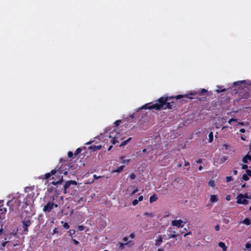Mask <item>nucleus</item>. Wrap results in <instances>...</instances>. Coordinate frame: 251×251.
Returning <instances> with one entry per match:
<instances>
[{
    "mask_svg": "<svg viewBox=\"0 0 251 251\" xmlns=\"http://www.w3.org/2000/svg\"><path fill=\"white\" fill-rule=\"evenodd\" d=\"M207 90L205 89H201L196 91L191 92L188 95H178L175 97L165 96L160 97L157 100H155L154 103L150 102L143 105L141 109H153L160 110L161 109L166 110L167 109H171L176 107V101L182 98H187L193 99L189 95L195 96L197 95H201L206 93Z\"/></svg>",
    "mask_w": 251,
    "mask_h": 251,
    "instance_id": "obj_1",
    "label": "nucleus"
},
{
    "mask_svg": "<svg viewBox=\"0 0 251 251\" xmlns=\"http://www.w3.org/2000/svg\"><path fill=\"white\" fill-rule=\"evenodd\" d=\"M67 171H64L61 168H55L52 170L50 173H48L41 176V178L48 179L51 176H52V179L54 180L50 182L52 185H55L57 184L61 183L63 181V175H67Z\"/></svg>",
    "mask_w": 251,
    "mask_h": 251,
    "instance_id": "obj_2",
    "label": "nucleus"
},
{
    "mask_svg": "<svg viewBox=\"0 0 251 251\" xmlns=\"http://www.w3.org/2000/svg\"><path fill=\"white\" fill-rule=\"evenodd\" d=\"M245 83V80L238 81L234 82L233 84V86H240L243 83ZM239 86V90H238V97L240 99H247L251 96V90L247 87L244 88H240Z\"/></svg>",
    "mask_w": 251,
    "mask_h": 251,
    "instance_id": "obj_3",
    "label": "nucleus"
},
{
    "mask_svg": "<svg viewBox=\"0 0 251 251\" xmlns=\"http://www.w3.org/2000/svg\"><path fill=\"white\" fill-rule=\"evenodd\" d=\"M249 196L247 193H245L244 195L239 194L237 196V203L238 204H247L249 203V201L246 200L249 199Z\"/></svg>",
    "mask_w": 251,
    "mask_h": 251,
    "instance_id": "obj_4",
    "label": "nucleus"
},
{
    "mask_svg": "<svg viewBox=\"0 0 251 251\" xmlns=\"http://www.w3.org/2000/svg\"><path fill=\"white\" fill-rule=\"evenodd\" d=\"M77 182L75 180H69L65 182L64 185V190L63 193L66 194L68 192V190L71 188V189H74V188L72 187V185H76Z\"/></svg>",
    "mask_w": 251,
    "mask_h": 251,
    "instance_id": "obj_5",
    "label": "nucleus"
},
{
    "mask_svg": "<svg viewBox=\"0 0 251 251\" xmlns=\"http://www.w3.org/2000/svg\"><path fill=\"white\" fill-rule=\"evenodd\" d=\"M21 203V200L19 198H15L14 200L9 201L7 202V204L8 206H10L11 205H14L13 206H15V209L17 210H19V208L20 207V204ZM11 207H10V209H11Z\"/></svg>",
    "mask_w": 251,
    "mask_h": 251,
    "instance_id": "obj_6",
    "label": "nucleus"
},
{
    "mask_svg": "<svg viewBox=\"0 0 251 251\" xmlns=\"http://www.w3.org/2000/svg\"><path fill=\"white\" fill-rule=\"evenodd\" d=\"M53 206L55 207H57L58 204H55L52 202H48L47 204L44 206L43 210L45 212H50L53 208Z\"/></svg>",
    "mask_w": 251,
    "mask_h": 251,
    "instance_id": "obj_7",
    "label": "nucleus"
},
{
    "mask_svg": "<svg viewBox=\"0 0 251 251\" xmlns=\"http://www.w3.org/2000/svg\"><path fill=\"white\" fill-rule=\"evenodd\" d=\"M186 224L185 222H183L182 220H174L171 222V226H176L177 228H182Z\"/></svg>",
    "mask_w": 251,
    "mask_h": 251,
    "instance_id": "obj_8",
    "label": "nucleus"
},
{
    "mask_svg": "<svg viewBox=\"0 0 251 251\" xmlns=\"http://www.w3.org/2000/svg\"><path fill=\"white\" fill-rule=\"evenodd\" d=\"M134 245V243L132 240H129L126 243H119L118 249L120 250H122L126 248V246H127L128 247H131Z\"/></svg>",
    "mask_w": 251,
    "mask_h": 251,
    "instance_id": "obj_9",
    "label": "nucleus"
},
{
    "mask_svg": "<svg viewBox=\"0 0 251 251\" xmlns=\"http://www.w3.org/2000/svg\"><path fill=\"white\" fill-rule=\"evenodd\" d=\"M31 224L30 219H27L22 222L23 227L24 228V232L25 233H27L28 232V227Z\"/></svg>",
    "mask_w": 251,
    "mask_h": 251,
    "instance_id": "obj_10",
    "label": "nucleus"
},
{
    "mask_svg": "<svg viewBox=\"0 0 251 251\" xmlns=\"http://www.w3.org/2000/svg\"><path fill=\"white\" fill-rule=\"evenodd\" d=\"M249 161L251 162V156L247 154L242 158V161L244 163H248Z\"/></svg>",
    "mask_w": 251,
    "mask_h": 251,
    "instance_id": "obj_11",
    "label": "nucleus"
},
{
    "mask_svg": "<svg viewBox=\"0 0 251 251\" xmlns=\"http://www.w3.org/2000/svg\"><path fill=\"white\" fill-rule=\"evenodd\" d=\"M101 148H102V146L101 145H98V146L93 145L89 147V150H90L91 151H96L97 150L101 149Z\"/></svg>",
    "mask_w": 251,
    "mask_h": 251,
    "instance_id": "obj_12",
    "label": "nucleus"
},
{
    "mask_svg": "<svg viewBox=\"0 0 251 251\" xmlns=\"http://www.w3.org/2000/svg\"><path fill=\"white\" fill-rule=\"evenodd\" d=\"M163 239L161 235L159 236V238L158 239H156L155 241V245L157 247H159L160 246L161 243H162Z\"/></svg>",
    "mask_w": 251,
    "mask_h": 251,
    "instance_id": "obj_13",
    "label": "nucleus"
},
{
    "mask_svg": "<svg viewBox=\"0 0 251 251\" xmlns=\"http://www.w3.org/2000/svg\"><path fill=\"white\" fill-rule=\"evenodd\" d=\"M158 199V198L155 194H154L152 196H151L150 198V203H152L156 201Z\"/></svg>",
    "mask_w": 251,
    "mask_h": 251,
    "instance_id": "obj_14",
    "label": "nucleus"
},
{
    "mask_svg": "<svg viewBox=\"0 0 251 251\" xmlns=\"http://www.w3.org/2000/svg\"><path fill=\"white\" fill-rule=\"evenodd\" d=\"M6 208L3 205L0 206V214L4 215L6 212Z\"/></svg>",
    "mask_w": 251,
    "mask_h": 251,
    "instance_id": "obj_15",
    "label": "nucleus"
},
{
    "mask_svg": "<svg viewBox=\"0 0 251 251\" xmlns=\"http://www.w3.org/2000/svg\"><path fill=\"white\" fill-rule=\"evenodd\" d=\"M218 245L220 248H222L223 251H226V250L227 247H226L225 244L224 242H219Z\"/></svg>",
    "mask_w": 251,
    "mask_h": 251,
    "instance_id": "obj_16",
    "label": "nucleus"
},
{
    "mask_svg": "<svg viewBox=\"0 0 251 251\" xmlns=\"http://www.w3.org/2000/svg\"><path fill=\"white\" fill-rule=\"evenodd\" d=\"M210 200L211 202H216L218 201L217 197L216 195H211L210 196Z\"/></svg>",
    "mask_w": 251,
    "mask_h": 251,
    "instance_id": "obj_17",
    "label": "nucleus"
},
{
    "mask_svg": "<svg viewBox=\"0 0 251 251\" xmlns=\"http://www.w3.org/2000/svg\"><path fill=\"white\" fill-rule=\"evenodd\" d=\"M217 87L218 89L215 90V92L218 93L225 92L226 90V89L222 88V86H218Z\"/></svg>",
    "mask_w": 251,
    "mask_h": 251,
    "instance_id": "obj_18",
    "label": "nucleus"
},
{
    "mask_svg": "<svg viewBox=\"0 0 251 251\" xmlns=\"http://www.w3.org/2000/svg\"><path fill=\"white\" fill-rule=\"evenodd\" d=\"M131 139V138H128L127 140L123 141L120 145V147H123L126 145Z\"/></svg>",
    "mask_w": 251,
    "mask_h": 251,
    "instance_id": "obj_19",
    "label": "nucleus"
},
{
    "mask_svg": "<svg viewBox=\"0 0 251 251\" xmlns=\"http://www.w3.org/2000/svg\"><path fill=\"white\" fill-rule=\"evenodd\" d=\"M172 232L173 233V234L170 233V234H168V238L169 239L175 238V237H177L178 235L177 234H175V233H176L175 231H173Z\"/></svg>",
    "mask_w": 251,
    "mask_h": 251,
    "instance_id": "obj_20",
    "label": "nucleus"
},
{
    "mask_svg": "<svg viewBox=\"0 0 251 251\" xmlns=\"http://www.w3.org/2000/svg\"><path fill=\"white\" fill-rule=\"evenodd\" d=\"M208 143H211L213 140V134L212 131H211L208 135Z\"/></svg>",
    "mask_w": 251,
    "mask_h": 251,
    "instance_id": "obj_21",
    "label": "nucleus"
},
{
    "mask_svg": "<svg viewBox=\"0 0 251 251\" xmlns=\"http://www.w3.org/2000/svg\"><path fill=\"white\" fill-rule=\"evenodd\" d=\"M124 167L125 166L124 165L121 166L119 167L118 168H117V169L116 170L114 171L113 172L120 173L121 172H122L123 171V170L124 168Z\"/></svg>",
    "mask_w": 251,
    "mask_h": 251,
    "instance_id": "obj_22",
    "label": "nucleus"
},
{
    "mask_svg": "<svg viewBox=\"0 0 251 251\" xmlns=\"http://www.w3.org/2000/svg\"><path fill=\"white\" fill-rule=\"evenodd\" d=\"M243 223L247 225H249L251 224V220L249 218H245Z\"/></svg>",
    "mask_w": 251,
    "mask_h": 251,
    "instance_id": "obj_23",
    "label": "nucleus"
},
{
    "mask_svg": "<svg viewBox=\"0 0 251 251\" xmlns=\"http://www.w3.org/2000/svg\"><path fill=\"white\" fill-rule=\"evenodd\" d=\"M208 185L210 187H214L215 186V182L214 180H210L208 182Z\"/></svg>",
    "mask_w": 251,
    "mask_h": 251,
    "instance_id": "obj_24",
    "label": "nucleus"
},
{
    "mask_svg": "<svg viewBox=\"0 0 251 251\" xmlns=\"http://www.w3.org/2000/svg\"><path fill=\"white\" fill-rule=\"evenodd\" d=\"M249 123L248 122H238L237 126H248Z\"/></svg>",
    "mask_w": 251,
    "mask_h": 251,
    "instance_id": "obj_25",
    "label": "nucleus"
},
{
    "mask_svg": "<svg viewBox=\"0 0 251 251\" xmlns=\"http://www.w3.org/2000/svg\"><path fill=\"white\" fill-rule=\"evenodd\" d=\"M118 142H119V141L117 140V137H114L111 140V143L112 144H116L117 143H118Z\"/></svg>",
    "mask_w": 251,
    "mask_h": 251,
    "instance_id": "obj_26",
    "label": "nucleus"
},
{
    "mask_svg": "<svg viewBox=\"0 0 251 251\" xmlns=\"http://www.w3.org/2000/svg\"><path fill=\"white\" fill-rule=\"evenodd\" d=\"M124 156H121V157H120V159H121V160H122V162H123V163H126V164H127V163H129V162H130V160H129V159H127V160H125V159H124Z\"/></svg>",
    "mask_w": 251,
    "mask_h": 251,
    "instance_id": "obj_27",
    "label": "nucleus"
},
{
    "mask_svg": "<svg viewBox=\"0 0 251 251\" xmlns=\"http://www.w3.org/2000/svg\"><path fill=\"white\" fill-rule=\"evenodd\" d=\"M82 150L81 148H77L75 151L74 153L75 155H77L79 153H80L81 151Z\"/></svg>",
    "mask_w": 251,
    "mask_h": 251,
    "instance_id": "obj_28",
    "label": "nucleus"
},
{
    "mask_svg": "<svg viewBox=\"0 0 251 251\" xmlns=\"http://www.w3.org/2000/svg\"><path fill=\"white\" fill-rule=\"evenodd\" d=\"M242 179L245 181H248L249 180V177L246 174H244L242 176Z\"/></svg>",
    "mask_w": 251,
    "mask_h": 251,
    "instance_id": "obj_29",
    "label": "nucleus"
},
{
    "mask_svg": "<svg viewBox=\"0 0 251 251\" xmlns=\"http://www.w3.org/2000/svg\"><path fill=\"white\" fill-rule=\"evenodd\" d=\"M144 216H148V217H152L153 216V215L152 213H149V212H145L144 213Z\"/></svg>",
    "mask_w": 251,
    "mask_h": 251,
    "instance_id": "obj_30",
    "label": "nucleus"
},
{
    "mask_svg": "<svg viewBox=\"0 0 251 251\" xmlns=\"http://www.w3.org/2000/svg\"><path fill=\"white\" fill-rule=\"evenodd\" d=\"M63 227L66 229H68L69 228L70 226L67 223H65L63 224Z\"/></svg>",
    "mask_w": 251,
    "mask_h": 251,
    "instance_id": "obj_31",
    "label": "nucleus"
},
{
    "mask_svg": "<svg viewBox=\"0 0 251 251\" xmlns=\"http://www.w3.org/2000/svg\"><path fill=\"white\" fill-rule=\"evenodd\" d=\"M233 180V178L231 176H226V181L228 182Z\"/></svg>",
    "mask_w": 251,
    "mask_h": 251,
    "instance_id": "obj_32",
    "label": "nucleus"
},
{
    "mask_svg": "<svg viewBox=\"0 0 251 251\" xmlns=\"http://www.w3.org/2000/svg\"><path fill=\"white\" fill-rule=\"evenodd\" d=\"M138 202H139L138 200H134L132 202V205L134 206H135L138 204Z\"/></svg>",
    "mask_w": 251,
    "mask_h": 251,
    "instance_id": "obj_33",
    "label": "nucleus"
},
{
    "mask_svg": "<svg viewBox=\"0 0 251 251\" xmlns=\"http://www.w3.org/2000/svg\"><path fill=\"white\" fill-rule=\"evenodd\" d=\"M121 122V120H117V121H115V123H114L115 126L116 127H117V126L119 125V124H120V123Z\"/></svg>",
    "mask_w": 251,
    "mask_h": 251,
    "instance_id": "obj_34",
    "label": "nucleus"
},
{
    "mask_svg": "<svg viewBox=\"0 0 251 251\" xmlns=\"http://www.w3.org/2000/svg\"><path fill=\"white\" fill-rule=\"evenodd\" d=\"M248 168V166L247 165H246V164H242L241 165V168L243 170H247Z\"/></svg>",
    "mask_w": 251,
    "mask_h": 251,
    "instance_id": "obj_35",
    "label": "nucleus"
},
{
    "mask_svg": "<svg viewBox=\"0 0 251 251\" xmlns=\"http://www.w3.org/2000/svg\"><path fill=\"white\" fill-rule=\"evenodd\" d=\"M237 121V119H234V118H231L228 121V124H231L232 122H236Z\"/></svg>",
    "mask_w": 251,
    "mask_h": 251,
    "instance_id": "obj_36",
    "label": "nucleus"
},
{
    "mask_svg": "<svg viewBox=\"0 0 251 251\" xmlns=\"http://www.w3.org/2000/svg\"><path fill=\"white\" fill-rule=\"evenodd\" d=\"M3 228H2V224H1V221H0V235L1 234V233L3 232Z\"/></svg>",
    "mask_w": 251,
    "mask_h": 251,
    "instance_id": "obj_37",
    "label": "nucleus"
},
{
    "mask_svg": "<svg viewBox=\"0 0 251 251\" xmlns=\"http://www.w3.org/2000/svg\"><path fill=\"white\" fill-rule=\"evenodd\" d=\"M246 175L248 176H251V171L249 169H247L246 171Z\"/></svg>",
    "mask_w": 251,
    "mask_h": 251,
    "instance_id": "obj_38",
    "label": "nucleus"
},
{
    "mask_svg": "<svg viewBox=\"0 0 251 251\" xmlns=\"http://www.w3.org/2000/svg\"><path fill=\"white\" fill-rule=\"evenodd\" d=\"M136 177V176L134 174V173H132L131 174L130 176H129V178L131 179H134Z\"/></svg>",
    "mask_w": 251,
    "mask_h": 251,
    "instance_id": "obj_39",
    "label": "nucleus"
},
{
    "mask_svg": "<svg viewBox=\"0 0 251 251\" xmlns=\"http://www.w3.org/2000/svg\"><path fill=\"white\" fill-rule=\"evenodd\" d=\"M135 234L134 233H131L129 235V237L130 238L132 239H134L135 238Z\"/></svg>",
    "mask_w": 251,
    "mask_h": 251,
    "instance_id": "obj_40",
    "label": "nucleus"
},
{
    "mask_svg": "<svg viewBox=\"0 0 251 251\" xmlns=\"http://www.w3.org/2000/svg\"><path fill=\"white\" fill-rule=\"evenodd\" d=\"M73 153L72 151H69L68 153V156L69 158H72L73 156Z\"/></svg>",
    "mask_w": 251,
    "mask_h": 251,
    "instance_id": "obj_41",
    "label": "nucleus"
},
{
    "mask_svg": "<svg viewBox=\"0 0 251 251\" xmlns=\"http://www.w3.org/2000/svg\"><path fill=\"white\" fill-rule=\"evenodd\" d=\"M128 237H124L122 240L125 243H126V242H128Z\"/></svg>",
    "mask_w": 251,
    "mask_h": 251,
    "instance_id": "obj_42",
    "label": "nucleus"
},
{
    "mask_svg": "<svg viewBox=\"0 0 251 251\" xmlns=\"http://www.w3.org/2000/svg\"><path fill=\"white\" fill-rule=\"evenodd\" d=\"M138 191V188H136L135 189V190H134L130 194V196H132L133 195H134V194H135L136 192H137Z\"/></svg>",
    "mask_w": 251,
    "mask_h": 251,
    "instance_id": "obj_43",
    "label": "nucleus"
},
{
    "mask_svg": "<svg viewBox=\"0 0 251 251\" xmlns=\"http://www.w3.org/2000/svg\"><path fill=\"white\" fill-rule=\"evenodd\" d=\"M72 241H73L74 243L76 245H77L79 244V242L75 239H72Z\"/></svg>",
    "mask_w": 251,
    "mask_h": 251,
    "instance_id": "obj_44",
    "label": "nucleus"
},
{
    "mask_svg": "<svg viewBox=\"0 0 251 251\" xmlns=\"http://www.w3.org/2000/svg\"><path fill=\"white\" fill-rule=\"evenodd\" d=\"M7 243H8V241H5V242H3V243H1V247H5V246L7 244Z\"/></svg>",
    "mask_w": 251,
    "mask_h": 251,
    "instance_id": "obj_45",
    "label": "nucleus"
},
{
    "mask_svg": "<svg viewBox=\"0 0 251 251\" xmlns=\"http://www.w3.org/2000/svg\"><path fill=\"white\" fill-rule=\"evenodd\" d=\"M93 177H94L95 179H99L101 177V176H97L96 175H93Z\"/></svg>",
    "mask_w": 251,
    "mask_h": 251,
    "instance_id": "obj_46",
    "label": "nucleus"
},
{
    "mask_svg": "<svg viewBox=\"0 0 251 251\" xmlns=\"http://www.w3.org/2000/svg\"><path fill=\"white\" fill-rule=\"evenodd\" d=\"M223 147L226 149L227 150L228 149L229 146L227 144H225L223 145Z\"/></svg>",
    "mask_w": 251,
    "mask_h": 251,
    "instance_id": "obj_47",
    "label": "nucleus"
},
{
    "mask_svg": "<svg viewBox=\"0 0 251 251\" xmlns=\"http://www.w3.org/2000/svg\"><path fill=\"white\" fill-rule=\"evenodd\" d=\"M190 165V164L189 163V162L186 161V160H184V166H189Z\"/></svg>",
    "mask_w": 251,
    "mask_h": 251,
    "instance_id": "obj_48",
    "label": "nucleus"
},
{
    "mask_svg": "<svg viewBox=\"0 0 251 251\" xmlns=\"http://www.w3.org/2000/svg\"><path fill=\"white\" fill-rule=\"evenodd\" d=\"M143 196H139L138 197V200L139 201H143Z\"/></svg>",
    "mask_w": 251,
    "mask_h": 251,
    "instance_id": "obj_49",
    "label": "nucleus"
},
{
    "mask_svg": "<svg viewBox=\"0 0 251 251\" xmlns=\"http://www.w3.org/2000/svg\"><path fill=\"white\" fill-rule=\"evenodd\" d=\"M215 229L216 231H219V229H220V227L219 226V225H216L215 226Z\"/></svg>",
    "mask_w": 251,
    "mask_h": 251,
    "instance_id": "obj_50",
    "label": "nucleus"
},
{
    "mask_svg": "<svg viewBox=\"0 0 251 251\" xmlns=\"http://www.w3.org/2000/svg\"><path fill=\"white\" fill-rule=\"evenodd\" d=\"M251 245L249 243H246V248H249L250 247H251Z\"/></svg>",
    "mask_w": 251,
    "mask_h": 251,
    "instance_id": "obj_51",
    "label": "nucleus"
},
{
    "mask_svg": "<svg viewBox=\"0 0 251 251\" xmlns=\"http://www.w3.org/2000/svg\"><path fill=\"white\" fill-rule=\"evenodd\" d=\"M191 234H192V232H191V231H189V232H187V233H185V234L184 235V237H186V236L189 235H191Z\"/></svg>",
    "mask_w": 251,
    "mask_h": 251,
    "instance_id": "obj_52",
    "label": "nucleus"
},
{
    "mask_svg": "<svg viewBox=\"0 0 251 251\" xmlns=\"http://www.w3.org/2000/svg\"><path fill=\"white\" fill-rule=\"evenodd\" d=\"M202 162V159H199L196 161L197 163H201Z\"/></svg>",
    "mask_w": 251,
    "mask_h": 251,
    "instance_id": "obj_53",
    "label": "nucleus"
},
{
    "mask_svg": "<svg viewBox=\"0 0 251 251\" xmlns=\"http://www.w3.org/2000/svg\"><path fill=\"white\" fill-rule=\"evenodd\" d=\"M239 131L241 133H244L245 132V129L244 128H241Z\"/></svg>",
    "mask_w": 251,
    "mask_h": 251,
    "instance_id": "obj_54",
    "label": "nucleus"
},
{
    "mask_svg": "<svg viewBox=\"0 0 251 251\" xmlns=\"http://www.w3.org/2000/svg\"><path fill=\"white\" fill-rule=\"evenodd\" d=\"M233 173L234 174V175H236L238 173V172L237 170H234L233 171Z\"/></svg>",
    "mask_w": 251,
    "mask_h": 251,
    "instance_id": "obj_55",
    "label": "nucleus"
},
{
    "mask_svg": "<svg viewBox=\"0 0 251 251\" xmlns=\"http://www.w3.org/2000/svg\"><path fill=\"white\" fill-rule=\"evenodd\" d=\"M57 232V228H55L53 230V233H56Z\"/></svg>",
    "mask_w": 251,
    "mask_h": 251,
    "instance_id": "obj_56",
    "label": "nucleus"
},
{
    "mask_svg": "<svg viewBox=\"0 0 251 251\" xmlns=\"http://www.w3.org/2000/svg\"><path fill=\"white\" fill-rule=\"evenodd\" d=\"M230 195H227L226 196V200H227V201H229L230 200Z\"/></svg>",
    "mask_w": 251,
    "mask_h": 251,
    "instance_id": "obj_57",
    "label": "nucleus"
},
{
    "mask_svg": "<svg viewBox=\"0 0 251 251\" xmlns=\"http://www.w3.org/2000/svg\"><path fill=\"white\" fill-rule=\"evenodd\" d=\"M84 227L82 226H79V229L80 230H83Z\"/></svg>",
    "mask_w": 251,
    "mask_h": 251,
    "instance_id": "obj_58",
    "label": "nucleus"
},
{
    "mask_svg": "<svg viewBox=\"0 0 251 251\" xmlns=\"http://www.w3.org/2000/svg\"><path fill=\"white\" fill-rule=\"evenodd\" d=\"M75 230H70V233L71 234L75 233Z\"/></svg>",
    "mask_w": 251,
    "mask_h": 251,
    "instance_id": "obj_59",
    "label": "nucleus"
},
{
    "mask_svg": "<svg viewBox=\"0 0 251 251\" xmlns=\"http://www.w3.org/2000/svg\"><path fill=\"white\" fill-rule=\"evenodd\" d=\"M177 167L178 168H181L182 167V163H180L177 164Z\"/></svg>",
    "mask_w": 251,
    "mask_h": 251,
    "instance_id": "obj_60",
    "label": "nucleus"
},
{
    "mask_svg": "<svg viewBox=\"0 0 251 251\" xmlns=\"http://www.w3.org/2000/svg\"><path fill=\"white\" fill-rule=\"evenodd\" d=\"M240 138H241V139L242 140H243V141H245V140H246V139H245L243 136H241L240 137Z\"/></svg>",
    "mask_w": 251,
    "mask_h": 251,
    "instance_id": "obj_61",
    "label": "nucleus"
},
{
    "mask_svg": "<svg viewBox=\"0 0 251 251\" xmlns=\"http://www.w3.org/2000/svg\"><path fill=\"white\" fill-rule=\"evenodd\" d=\"M112 147H112V145L110 146L109 147L108 149V151H110V150H111V149L112 148Z\"/></svg>",
    "mask_w": 251,
    "mask_h": 251,
    "instance_id": "obj_62",
    "label": "nucleus"
},
{
    "mask_svg": "<svg viewBox=\"0 0 251 251\" xmlns=\"http://www.w3.org/2000/svg\"><path fill=\"white\" fill-rule=\"evenodd\" d=\"M198 169H199V170H201L202 169V166L200 165V166L199 167Z\"/></svg>",
    "mask_w": 251,
    "mask_h": 251,
    "instance_id": "obj_63",
    "label": "nucleus"
},
{
    "mask_svg": "<svg viewBox=\"0 0 251 251\" xmlns=\"http://www.w3.org/2000/svg\"><path fill=\"white\" fill-rule=\"evenodd\" d=\"M246 187V184H245V183H244V184H242V188H244V187Z\"/></svg>",
    "mask_w": 251,
    "mask_h": 251,
    "instance_id": "obj_64",
    "label": "nucleus"
}]
</instances>
